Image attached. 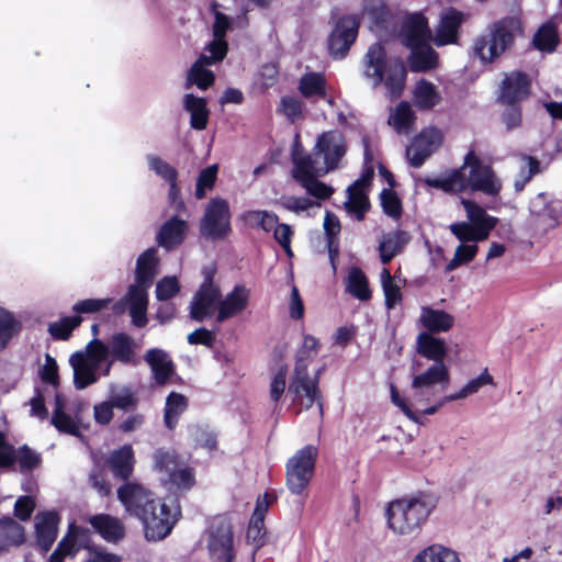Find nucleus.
I'll list each match as a JSON object with an SVG mask.
<instances>
[{
	"label": "nucleus",
	"instance_id": "1",
	"mask_svg": "<svg viewBox=\"0 0 562 562\" xmlns=\"http://www.w3.org/2000/svg\"><path fill=\"white\" fill-rule=\"evenodd\" d=\"M345 140L338 132L322 134L311 155H302L297 145L292 151L293 177L306 189V191L318 199L329 198L333 189L317 180L337 167L338 161L345 155Z\"/></svg>",
	"mask_w": 562,
	"mask_h": 562
},
{
	"label": "nucleus",
	"instance_id": "2",
	"mask_svg": "<svg viewBox=\"0 0 562 562\" xmlns=\"http://www.w3.org/2000/svg\"><path fill=\"white\" fill-rule=\"evenodd\" d=\"M425 183L449 193L470 190L496 195L502 189V183L492 168L483 164L473 150L465 155L463 165L459 169L436 178H427Z\"/></svg>",
	"mask_w": 562,
	"mask_h": 562
},
{
	"label": "nucleus",
	"instance_id": "3",
	"mask_svg": "<svg viewBox=\"0 0 562 562\" xmlns=\"http://www.w3.org/2000/svg\"><path fill=\"white\" fill-rule=\"evenodd\" d=\"M436 506V496L426 492L395 499L386 510L389 527L396 533L409 535L425 524Z\"/></svg>",
	"mask_w": 562,
	"mask_h": 562
},
{
	"label": "nucleus",
	"instance_id": "4",
	"mask_svg": "<svg viewBox=\"0 0 562 562\" xmlns=\"http://www.w3.org/2000/svg\"><path fill=\"white\" fill-rule=\"evenodd\" d=\"M401 37L403 44L411 48L408 63L412 71L423 72L437 66V53L427 44L430 30L422 13H413L405 18Z\"/></svg>",
	"mask_w": 562,
	"mask_h": 562
},
{
	"label": "nucleus",
	"instance_id": "5",
	"mask_svg": "<svg viewBox=\"0 0 562 562\" xmlns=\"http://www.w3.org/2000/svg\"><path fill=\"white\" fill-rule=\"evenodd\" d=\"M363 74L375 88L384 81L390 99L401 95L406 79V69L401 60H386V53L379 43L371 45L364 56Z\"/></svg>",
	"mask_w": 562,
	"mask_h": 562
},
{
	"label": "nucleus",
	"instance_id": "6",
	"mask_svg": "<svg viewBox=\"0 0 562 562\" xmlns=\"http://www.w3.org/2000/svg\"><path fill=\"white\" fill-rule=\"evenodd\" d=\"M520 30L516 18L507 16L491 24L486 33L475 38L474 55L483 63H493L514 43L515 34Z\"/></svg>",
	"mask_w": 562,
	"mask_h": 562
},
{
	"label": "nucleus",
	"instance_id": "7",
	"mask_svg": "<svg viewBox=\"0 0 562 562\" xmlns=\"http://www.w3.org/2000/svg\"><path fill=\"white\" fill-rule=\"evenodd\" d=\"M461 203L469 221L450 224V232L459 241H483L487 239L497 223V218L488 215L482 206L471 200L462 199Z\"/></svg>",
	"mask_w": 562,
	"mask_h": 562
},
{
	"label": "nucleus",
	"instance_id": "8",
	"mask_svg": "<svg viewBox=\"0 0 562 562\" xmlns=\"http://www.w3.org/2000/svg\"><path fill=\"white\" fill-rule=\"evenodd\" d=\"M321 371L318 369L312 376L308 372V366L295 363L290 378L288 395L291 397L292 404L300 407L299 412L308 409L316 403L319 413H322L323 404L318 387Z\"/></svg>",
	"mask_w": 562,
	"mask_h": 562
},
{
	"label": "nucleus",
	"instance_id": "9",
	"mask_svg": "<svg viewBox=\"0 0 562 562\" xmlns=\"http://www.w3.org/2000/svg\"><path fill=\"white\" fill-rule=\"evenodd\" d=\"M180 516V506L176 501L168 504L158 499L153 508L145 512V516L137 519L144 527L146 539L159 541L170 535Z\"/></svg>",
	"mask_w": 562,
	"mask_h": 562
},
{
	"label": "nucleus",
	"instance_id": "10",
	"mask_svg": "<svg viewBox=\"0 0 562 562\" xmlns=\"http://www.w3.org/2000/svg\"><path fill=\"white\" fill-rule=\"evenodd\" d=\"M527 224L536 234H546L562 220V200L541 192L529 201Z\"/></svg>",
	"mask_w": 562,
	"mask_h": 562
},
{
	"label": "nucleus",
	"instance_id": "11",
	"mask_svg": "<svg viewBox=\"0 0 562 562\" xmlns=\"http://www.w3.org/2000/svg\"><path fill=\"white\" fill-rule=\"evenodd\" d=\"M317 454V448L307 445L288 460L286 485L292 494H302L308 485L314 474Z\"/></svg>",
	"mask_w": 562,
	"mask_h": 562
},
{
	"label": "nucleus",
	"instance_id": "12",
	"mask_svg": "<svg viewBox=\"0 0 562 562\" xmlns=\"http://www.w3.org/2000/svg\"><path fill=\"white\" fill-rule=\"evenodd\" d=\"M449 380L450 373L445 362L432 363L426 370L414 373L411 384L412 401L415 404L428 402L435 395V387L446 386Z\"/></svg>",
	"mask_w": 562,
	"mask_h": 562
},
{
	"label": "nucleus",
	"instance_id": "13",
	"mask_svg": "<svg viewBox=\"0 0 562 562\" xmlns=\"http://www.w3.org/2000/svg\"><path fill=\"white\" fill-rule=\"evenodd\" d=\"M206 546L215 562H233V532L228 520L218 517L211 522L206 531Z\"/></svg>",
	"mask_w": 562,
	"mask_h": 562
},
{
	"label": "nucleus",
	"instance_id": "14",
	"mask_svg": "<svg viewBox=\"0 0 562 562\" xmlns=\"http://www.w3.org/2000/svg\"><path fill=\"white\" fill-rule=\"evenodd\" d=\"M116 493L125 512L135 518L145 516V512L153 508L159 499L151 491L137 482H125Z\"/></svg>",
	"mask_w": 562,
	"mask_h": 562
},
{
	"label": "nucleus",
	"instance_id": "15",
	"mask_svg": "<svg viewBox=\"0 0 562 562\" xmlns=\"http://www.w3.org/2000/svg\"><path fill=\"white\" fill-rule=\"evenodd\" d=\"M360 20L355 14L341 16L333 30L328 47L335 58H344L357 38Z\"/></svg>",
	"mask_w": 562,
	"mask_h": 562
},
{
	"label": "nucleus",
	"instance_id": "16",
	"mask_svg": "<svg viewBox=\"0 0 562 562\" xmlns=\"http://www.w3.org/2000/svg\"><path fill=\"white\" fill-rule=\"evenodd\" d=\"M229 229V206L221 198L212 199L201 221V233L205 237L220 238Z\"/></svg>",
	"mask_w": 562,
	"mask_h": 562
},
{
	"label": "nucleus",
	"instance_id": "17",
	"mask_svg": "<svg viewBox=\"0 0 562 562\" xmlns=\"http://www.w3.org/2000/svg\"><path fill=\"white\" fill-rule=\"evenodd\" d=\"M221 292L207 277L190 302V317L196 322L214 315L218 310Z\"/></svg>",
	"mask_w": 562,
	"mask_h": 562
},
{
	"label": "nucleus",
	"instance_id": "18",
	"mask_svg": "<svg viewBox=\"0 0 562 562\" xmlns=\"http://www.w3.org/2000/svg\"><path fill=\"white\" fill-rule=\"evenodd\" d=\"M147 306L148 294L138 290L137 286L130 285L124 296L113 304L112 311L114 314L121 315L128 310L133 325L142 328L147 324Z\"/></svg>",
	"mask_w": 562,
	"mask_h": 562
},
{
	"label": "nucleus",
	"instance_id": "19",
	"mask_svg": "<svg viewBox=\"0 0 562 562\" xmlns=\"http://www.w3.org/2000/svg\"><path fill=\"white\" fill-rule=\"evenodd\" d=\"M442 134L437 128H427L417 135L406 148L409 164L419 168L424 161L441 145Z\"/></svg>",
	"mask_w": 562,
	"mask_h": 562
},
{
	"label": "nucleus",
	"instance_id": "20",
	"mask_svg": "<svg viewBox=\"0 0 562 562\" xmlns=\"http://www.w3.org/2000/svg\"><path fill=\"white\" fill-rule=\"evenodd\" d=\"M274 501L276 496L270 493L259 495L256 499L251 518L248 521V540L252 539L256 550L266 544L267 530L265 517Z\"/></svg>",
	"mask_w": 562,
	"mask_h": 562
},
{
	"label": "nucleus",
	"instance_id": "21",
	"mask_svg": "<svg viewBox=\"0 0 562 562\" xmlns=\"http://www.w3.org/2000/svg\"><path fill=\"white\" fill-rule=\"evenodd\" d=\"M159 258L157 249L150 247L142 252L136 260L135 282L132 286H137L148 294V290L154 283L155 277L158 274Z\"/></svg>",
	"mask_w": 562,
	"mask_h": 562
},
{
	"label": "nucleus",
	"instance_id": "22",
	"mask_svg": "<svg viewBox=\"0 0 562 562\" xmlns=\"http://www.w3.org/2000/svg\"><path fill=\"white\" fill-rule=\"evenodd\" d=\"M108 346L112 360L106 364L103 375L110 374L113 361L132 366L137 363L135 355L137 344L130 335L125 333H116L112 336Z\"/></svg>",
	"mask_w": 562,
	"mask_h": 562
},
{
	"label": "nucleus",
	"instance_id": "23",
	"mask_svg": "<svg viewBox=\"0 0 562 562\" xmlns=\"http://www.w3.org/2000/svg\"><path fill=\"white\" fill-rule=\"evenodd\" d=\"M145 362L149 366L155 383L165 385L175 374V363L170 356L160 348H151L144 356Z\"/></svg>",
	"mask_w": 562,
	"mask_h": 562
},
{
	"label": "nucleus",
	"instance_id": "24",
	"mask_svg": "<svg viewBox=\"0 0 562 562\" xmlns=\"http://www.w3.org/2000/svg\"><path fill=\"white\" fill-rule=\"evenodd\" d=\"M530 80L526 74L514 71L505 76L499 99L503 103L513 105L528 97Z\"/></svg>",
	"mask_w": 562,
	"mask_h": 562
},
{
	"label": "nucleus",
	"instance_id": "25",
	"mask_svg": "<svg viewBox=\"0 0 562 562\" xmlns=\"http://www.w3.org/2000/svg\"><path fill=\"white\" fill-rule=\"evenodd\" d=\"M88 522L109 543H117L125 537V526L117 517L109 514H97L90 516Z\"/></svg>",
	"mask_w": 562,
	"mask_h": 562
},
{
	"label": "nucleus",
	"instance_id": "26",
	"mask_svg": "<svg viewBox=\"0 0 562 562\" xmlns=\"http://www.w3.org/2000/svg\"><path fill=\"white\" fill-rule=\"evenodd\" d=\"M188 222L178 216H172L165 222L156 237L158 246L167 251L180 246L187 236Z\"/></svg>",
	"mask_w": 562,
	"mask_h": 562
},
{
	"label": "nucleus",
	"instance_id": "27",
	"mask_svg": "<svg viewBox=\"0 0 562 562\" xmlns=\"http://www.w3.org/2000/svg\"><path fill=\"white\" fill-rule=\"evenodd\" d=\"M106 467L111 471L114 479L127 481L134 471L135 457L131 445L113 450L106 461Z\"/></svg>",
	"mask_w": 562,
	"mask_h": 562
},
{
	"label": "nucleus",
	"instance_id": "28",
	"mask_svg": "<svg viewBox=\"0 0 562 562\" xmlns=\"http://www.w3.org/2000/svg\"><path fill=\"white\" fill-rule=\"evenodd\" d=\"M58 515L54 512L38 513L35 516L36 541L43 552H47L57 538Z\"/></svg>",
	"mask_w": 562,
	"mask_h": 562
},
{
	"label": "nucleus",
	"instance_id": "29",
	"mask_svg": "<svg viewBox=\"0 0 562 562\" xmlns=\"http://www.w3.org/2000/svg\"><path fill=\"white\" fill-rule=\"evenodd\" d=\"M463 15L460 11L449 8L440 14L437 26L435 43L438 46L454 43L458 37V30L462 23Z\"/></svg>",
	"mask_w": 562,
	"mask_h": 562
},
{
	"label": "nucleus",
	"instance_id": "30",
	"mask_svg": "<svg viewBox=\"0 0 562 562\" xmlns=\"http://www.w3.org/2000/svg\"><path fill=\"white\" fill-rule=\"evenodd\" d=\"M419 322L429 334H439L450 330L454 325L453 315L443 310L431 306H422Z\"/></svg>",
	"mask_w": 562,
	"mask_h": 562
},
{
	"label": "nucleus",
	"instance_id": "31",
	"mask_svg": "<svg viewBox=\"0 0 562 562\" xmlns=\"http://www.w3.org/2000/svg\"><path fill=\"white\" fill-rule=\"evenodd\" d=\"M69 363L74 371V385L77 390H83L98 382V369L87 362L82 351L72 353Z\"/></svg>",
	"mask_w": 562,
	"mask_h": 562
},
{
	"label": "nucleus",
	"instance_id": "32",
	"mask_svg": "<svg viewBox=\"0 0 562 562\" xmlns=\"http://www.w3.org/2000/svg\"><path fill=\"white\" fill-rule=\"evenodd\" d=\"M416 350L424 358L436 362H445L447 346L443 339L426 331L419 333L416 338Z\"/></svg>",
	"mask_w": 562,
	"mask_h": 562
},
{
	"label": "nucleus",
	"instance_id": "33",
	"mask_svg": "<svg viewBox=\"0 0 562 562\" xmlns=\"http://www.w3.org/2000/svg\"><path fill=\"white\" fill-rule=\"evenodd\" d=\"M25 541V530L11 517L0 518V553L11 547H20Z\"/></svg>",
	"mask_w": 562,
	"mask_h": 562
},
{
	"label": "nucleus",
	"instance_id": "34",
	"mask_svg": "<svg viewBox=\"0 0 562 562\" xmlns=\"http://www.w3.org/2000/svg\"><path fill=\"white\" fill-rule=\"evenodd\" d=\"M409 236L406 232L395 231L382 236L379 243L381 261L386 265L397 256L408 244Z\"/></svg>",
	"mask_w": 562,
	"mask_h": 562
},
{
	"label": "nucleus",
	"instance_id": "35",
	"mask_svg": "<svg viewBox=\"0 0 562 562\" xmlns=\"http://www.w3.org/2000/svg\"><path fill=\"white\" fill-rule=\"evenodd\" d=\"M345 206L347 212L355 215L357 221L363 218L364 213L369 210L370 203L363 191L362 180H357L347 188Z\"/></svg>",
	"mask_w": 562,
	"mask_h": 562
},
{
	"label": "nucleus",
	"instance_id": "36",
	"mask_svg": "<svg viewBox=\"0 0 562 562\" xmlns=\"http://www.w3.org/2000/svg\"><path fill=\"white\" fill-rule=\"evenodd\" d=\"M65 398L60 394L55 396V407L52 416V424L60 431L72 436H79V426L77 418L71 417L65 412Z\"/></svg>",
	"mask_w": 562,
	"mask_h": 562
},
{
	"label": "nucleus",
	"instance_id": "37",
	"mask_svg": "<svg viewBox=\"0 0 562 562\" xmlns=\"http://www.w3.org/2000/svg\"><path fill=\"white\" fill-rule=\"evenodd\" d=\"M245 301L246 295L244 286H235V289L229 294H227V296L224 300H220L216 322L223 323L224 321L231 318L236 313L241 311Z\"/></svg>",
	"mask_w": 562,
	"mask_h": 562
},
{
	"label": "nucleus",
	"instance_id": "38",
	"mask_svg": "<svg viewBox=\"0 0 562 562\" xmlns=\"http://www.w3.org/2000/svg\"><path fill=\"white\" fill-rule=\"evenodd\" d=\"M184 109L190 112V125L194 130H204L207 124L209 110L203 98H198L192 93L184 95Z\"/></svg>",
	"mask_w": 562,
	"mask_h": 562
},
{
	"label": "nucleus",
	"instance_id": "39",
	"mask_svg": "<svg viewBox=\"0 0 562 562\" xmlns=\"http://www.w3.org/2000/svg\"><path fill=\"white\" fill-rule=\"evenodd\" d=\"M109 400L115 408L122 411H134L138 406V397L130 386H117L111 384L109 387Z\"/></svg>",
	"mask_w": 562,
	"mask_h": 562
},
{
	"label": "nucleus",
	"instance_id": "40",
	"mask_svg": "<svg viewBox=\"0 0 562 562\" xmlns=\"http://www.w3.org/2000/svg\"><path fill=\"white\" fill-rule=\"evenodd\" d=\"M346 290L353 297L360 301H368L371 297L367 277L362 270L357 267H352L348 272Z\"/></svg>",
	"mask_w": 562,
	"mask_h": 562
},
{
	"label": "nucleus",
	"instance_id": "41",
	"mask_svg": "<svg viewBox=\"0 0 562 562\" xmlns=\"http://www.w3.org/2000/svg\"><path fill=\"white\" fill-rule=\"evenodd\" d=\"M440 101V95L436 87L427 81L419 80L414 89V103L422 110H429L437 105Z\"/></svg>",
	"mask_w": 562,
	"mask_h": 562
},
{
	"label": "nucleus",
	"instance_id": "42",
	"mask_svg": "<svg viewBox=\"0 0 562 562\" xmlns=\"http://www.w3.org/2000/svg\"><path fill=\"white\" fill-rule=\"evenodd\" d=\"M188 400L184 395L171 392L166 398L164 420L169 429L178 424L179 416L187 409Z\"/></svg>",
	"mask_w": 562,
	"mask_h": 562
},
{
	"label": "nucleus",
	"instance_id": "43",
	"mask_svg": "<svg viewBox=\"0 0 562 562\" xmlns=\"http://www.w3.org/2000/svg\"><path fill=\"white\" fill-rule=\"evenodd\" d=\"M415 114L407 102H401L390 114L389 124L400 134H408Z\"/></svg>",
	"mask_w": 562,
	"mask_h": 562
},
{
	"label": "nucleus",
	"instance_id": "44",
	"mask_svg": "<svg viewBox=\"0 0 562 562\" xmlns=\"http://www.w3.org/2000/svg\"><path fill=\"white\" fill-rule=\"evenodd\" d=\"M206 57L201 55L188 71V85H196L200 89H207L214 82V74L206 69Z\"/></svg>",
	"mask_w": 562,
	"mask_h": 562
},
{
	"label": "nucleus",
	"instance_id": "45",
	"mask_svg": "<svg viewBox=\"0 0 562 562\" xmlns=\"http://www.w3.org/2000/svg\"><path fill=\"white\" fill-rule=\"evenodd\" d=\"M484 385H495L493 376L488 373L487 369H484L482 373L475 379L470 380L459 392L447 395L446 402H452L463 400L470 395L479 392Z\"/></svg>",
	"mask_w": 562,
	"mask_h": 562
},
{
	"label": "nucleus",
	"instance_id": "46",
	"mask_svg": "<svg viewBox=\"0 0 562 562\" xmlns=\"http://www.w3.org/2000/svg\"><path fill=\"white\" fill-rule=\"evenodd\" d=\"M558 42L557 23L553 20L544 23L533 37L535 46L546 52H553Z\"/></svg>",
	"mask_w": 562,
	"mask_h": 562
},
{
	"label": "nucleus",
	"instance_id": "47",
	"mask_svg": "<svg viewBox=\"0 0 562 562\" xmlns=\"http://www.w3.org/2000/svg\"><path fill=\"white\" fill-rule=\"evenodd\" d=\"M20 330L21 324L14 315L10 311L0 307V350H3Z\"/></svg>",
	"mask_w": 562,
	"mask_h": 562
},
{
	"label": "nucleus",
	"instance_id": "48",
	"mask_svg": "<svg viewBox=\"0 0 562 562\" xmlns=\"http://www.w3.org/2000/svg\"><path fill=\"white\" fill-rule=\"evenodd\" d=\"M146 161L148 169L167 183L178 180V170L161 157L148 154L146 155Z\"/></svg>",
	"mask_w": 562,
	"mask_h": 562
},
{
	"label": "nucleus",
	"instance_id": "49",
	"mask_svg": "<svg viewBox=\"0 0 562 562\" xmlns=\"http://www.w3.org/2000/svg\"><path fill=\"white\" fill-rule=\"evenodd\" d=\"M218 173V165L213 164L202 169L199 172L195 182L194 196L198 200H202L206 196V193L211 191L216 182Z\"/></svg>",
	"mask_w": 562,
	"mask_h": 562
},
{
	"label": "nucleus",
	"instance_id": "50",
	"mask_svg": "<svg viewBox=\"0 0 562 562\" xmlns=\"http://www.w3.org/2000/svg\"><path fill=\"white\" fill-rule=\"evenodd\" d=\"M461 244L456 248L453 258L447 263L446 270L453 271L458 267L469 263L474 259L477 254L479 241H460Z\"/></svg>",
	"mask_w": 562,
	"mask_h": 562
},
{
	"label": "nucleus",
	"instance_id": "51",
	"mask_svg": "<svg viewBox=\"0 0 562 562\" xmlns=\"http://www.w3.org/2000/svg\"><path fill=\"white\" fill-rule=\"evenodd\" d=\"M81 322L82 317L80 315L66 316L58 322L50 323L47 331L54 339L67 340L70 337L71 331L77 328Z\"/></svg>",
	"mask_w": 562,
	"mask_h": 562
},
{
	"label": "nucleus",
	"instance_id": "52",
	"mask_svg": "<svg viewBox=\"0 0 562 562\" xmlns=\"http://www.w3.org/2000/svg\"><path fill=\"white\" fill-rule=\"evenodd\" d=\"M541 172L540 162L531 156H522L520 159L519 173L514 182L516 191H521L531 178Z\"/></svg>",
	"mask_w": 562,
	"mask_h": 562
},
{
	"label": "nucleus",
	"instance_id": "53",
	"mask_svg": "<svg viewBox=\"0 0 562 562\" xmlns=\"http://www.w3.org/2000/svg\"><path fill=\"white\" fill-rule=\"evenodd\" d=\"M299 89L306 97H325V78L317 72L304 75L300 80Z\"/></svg>",
	"mask_w": 562,
	"mask_h": 562
},
{
	"label": "nucleus",
	"instance_id": "54",
	"mask_svg": "<svg viewBox=\"0 0 562 562\" xmlns=\"http://www.w3.org/2000/svg\"><path fill=\"white\" fill-rule=\"evenodd\" d=\"M161 480L169 482L178 491H188L195 484L193 470L188 467L181 468L180 464L167 479Z\"/></svg>",
	"mask_w": 562,
	"mask_h": 562
},
{
	"label": "nucleus",
	"instance_id": "55",
	"mask_svg": "<svg viewBox=\"0 0 562 562\" xmlns=\"http://www.w3.org/2000/svg\"><path fill=\"white\" fill-rule=\"evenodd\" d=\"M86 360L91 366L99 369L101 362H103L110 355L109 346L98 338H93L86 346Z\"/></svg>",
	"mask_w": 562,
	"mask_h": 562
},
{
	"label": "nucleus",
	"instance_id": "56",
	"mask_svg": "<svg viewBox=\"0 0 562 562\" xmlns=\"http://www.w3.org/2000/svg\"><path fill=\"white\" fill-rule=\"evenodd\" d=\"M321 348L319 341L312 335H305L303 344L296 352V364L310 366L313 359L317 356Z\"/></svg>",
	"mask_w": 562,
	"mask_h": 562
},
{
	"label": "nucleus",
	"instance_id": "57",
	"mask_svg": "<svg viewBox=\"0 0 562 562\" xmlns=\"http://www.w3.org/2000/svg\"><path fill=\"white\" fill-rule=\"evenodd\" d=\"M154 460L156 470L164 472L167 477L171 474V472H173V470H177L178 465L180 464L175 451L172 450H156Z\"/></svg>",
	"mask_w": 562,
	"mask_h": 562
},
{
	"label": "nucleus",
	"instance_id": "58",
	"mask_svg": "<svg viewBox=\"0 0 562 562\" xmlns=\"http://www.w3.org/2000/svg\"><path fill=\"white\" fill-rule=\"evenodd\" d=\"M278 111L294 123L302 117L303 103L297 97L285 95L282 97Z\"/></svg>",
	"mask_w": 562,
	"mask_h": 562
},
{
	"label": "nucleus",
	"instance_id": "59",
	"mask_svg": "<svg viewBox=\"0 0 562 562\" xmlns=\"http://www.w3.org/2000/svg\"><path fill=\"white\" fill-rule=\"evenodd\" d=\"M383 212L393 218H398L402 214V203L397 194L392 189H383L380 193Z\"/></svg>",
	"mask_w": 562,
	"mask_h": 562
},
{
	"label": "nucleus",
	"instance_id": "60",
	"mask_svg": "<svg viewBox=\"0 0 562 562\" xmlns=\"http://www.w3.org/2000/svg\"><path fill=\"white\" fill-rule=\"evenodd\" d=\"M180 292V284L176 277H164L156 284V299L158 301H168Z\"/></svg>",
	"mask_w": 562,
	"mask_h": 562
},
{
	"label": "nucleus",
	"instance_id": "61",
	"mask_svg": "<svg viewBox=\"0 0 562 562\" xmlns=\"http://www.w3.org/2000/svg\"><path fill=\"white\" fill-rule=\"evenodd\" d=\"M192 437L196 446L204 448L207 451H213L217 447L215 432L206 427L195 426L192 429Z\"/></svg>",
	"mask_w": 562,
	"mask_h": 562
},
{
	"label": "nucleus",
	"instance_id": "62",
	"mask_svg": "<svg viewBox=\"0 0 562 562\" xmlns=\"http://www.w3.org/2000/svg\"><path fill=\"white\" fill-rule=\"evenodd\" d=\"M227 42L225 38L214 37L212 42L205 47L209 55L203 54L206 57V65H213L224 59L227 53Z\"/></svg>",
	"mask_w": 562,
	"mask_h": 562
},
{
	"label": "nucleus",
	"instance_id": "63",
	"mask_svg": "<svg viewBox=\"0 0 562 562\" xmlns=\"http://www.w3.org/2000/svg\"><path fill=\"white\" fill-rule=\"evenodd\" d=\"M259 225L263 231L270 232L280 224L277 215L266 211L248 212V222Z\"/></svg>",
	"mask_w": 562,
	"mask_h": 562
},
{
	"label": "nucleus",
	"instance_id": "64",
	"mask_svg": "<svg viewBox=\"0 0 562 562\" xmlns=\"http://www.w3.org/2000/svg\"><path fill=\"white\" fill-rule=\"evenodd\" d=\"M15 458L19 461L22 471L33 470L41 462V456L29 448L26 445L19 449L18 456L15 454Z\"/></svg>",
	"mask_w": 562,
	"mask_h": 562
}]
</instances>
